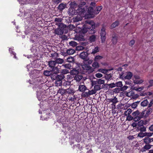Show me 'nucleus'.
Returning <instances> with one entry per match:
<instances>
[{"instance_id":"obj_5","label":"nucleus","mask_w":153,"mask_h":153,"mask_svg":"<svg viewBox=\"0 0 153 153\" xmlns=\"http://www.w3.org/2000/svg\"><path fill=\"white\" fill-rule=\"evenodd\" d=\"M82 68L84 70L88 71L90 73L92 72L94 70L92 67L86 64L81 65Z\"/></svg>"},{"instance_id":"obj_52","label":"nucleus","mask_w":153,"mask_h":153,"mask_svg":"<svg viewBox=\"0 0 153 153\" xmlns=\"http://www.w3.org/2000/svg\"><path fill=\"white\" fill-rule=\"evenodd\" d=\"M153 134V133L151 132H146V136H147V137H151Z\"/></svg>"},{"instance_id":"obj_33","label":"nucleus","mask_w":153,"mask_h":153,"mask_svg":"<svg viewBox=\"0 0 153 153\" xmlns=\"http://www.w3.org/2000/svg\"><path fill=\"white\" fill-rule=\"evenodd\" d=\"M44 75L47 76H49L51 75L52 74V72L51 71H45L43 73Z\"/></svg>"},{"instance_id":"obj_55","label":"nucleus","mask_w":153,"mask_h":153,"mask_svg":"<svg viewBox=\"0 0 153 153\" xmlns=\"http://www.w3.org/2000/svg\"><path fill=\"white\" fill-rule=\"evenodd\" d=\"M96 92L97 91H95V90L94 89L91 90V91H89V94H90V95L94 94H95L96 93Z\"/></svg>"},{"instance_id":"obj_39","label":"nucleus","mask_w":153,"mask_h":153,"mask_svg":"<svg viewBox=\"0 0 153 153\" xmlns=\"http://www.w3.org/2000/svg\"><path fill=\"white\" fill-rule=\"evenodd\" d=\"M66 7V5L63 4H59L58 8L59 9L61 10L64 9Z\"/></svg>"},{"instance_id":"obj_4","label":"nucleus","mask_w":153,"mask_h":153,"mask_svg":"<svg viewBox=\"0 0 153 153\" xmlns=\"http://www.w3.org/2000/svg\"><path fill=\"white\" fill-rule=\"evenodd\" d=\"M87 8V7L86 6L85 7H79L76 10V12L78 14L80 15H82V16H84L85 15V14L84 15V14Z\"/></svg>"},{"instance_id":"obj_44","label":"nucleus","mask_w":153,"mask_h":153,"mask_svg":"<svg viewBox=\"0 0 153 153\" xmlns=\"http://www.w3.org/2000/svg\"><path fill=\"white\" fill-rule=\"evenodd\" d=\"M56 25H58L59 28H61L62 29V28H64L65 27V25L64 24L61 23H56Z\"/></svg>"},{"instance_id":"obj_59","label":"nucleus","mask_w":153,"mask_h":153,"mask_svg":"<svg viewBox=\"0 0 153 153\" xmlns=\"http://www.w3.org/2000/svg\"><path fill=\"white\" fill-rule=\"evenodd\" d=\"M55 22H57V23H61L62 21V19L61 18H56L55 20Z\"/></svg>"},{"instance_id":"obj_9","label":"nucleus","mask_w":153,"mask_h":153,"mask_svg":"<svg viewBox=\"0 0 153 153\" xmlns=\"http://www.w3.org/2000/svg\"><path fill=\"white\" fill-rule=\"evenodd\" d=\"M76 10L74 7H72V6L68 9V13L69 16H72L75 13Z\"/></svg>"},{"instance_id":"obj_46","label":"nucleus","mask_w":153,"mask_h":153,"mask_svg":"<svg viewBox=\"0 0 153 153\" xmlns=\"http://www.w3.org/2000/svg\"><path fill=\"white\" fill-rule=\"evenodd\" d=\"M146 132L143 133L142 132H140L138 134V136L140 137H143L146 136Z\"/></svg>"},{"instance_id":"obj_15","label":"nucleus","mask_w":153,"mask_h":153,"mask_svg":"<svg viewBox=\"0 0 153 153\" xmlns=\"http://www.w3.org/2000/svg\"><path fill=\"white\" fill-rule=\"evenodd\" d=\"M56 65L55 61H51L48 62V65L49 67L51 69L56 66Z\"/></svg>"},{"instance_id":"obj_51","label":"nucleus","mask_w":153,"mask_h":153,"mask_svg":"<svg viewBox=\"0 0 153 153\" xmlns=\"http://www.w3.org/2000/svg\"><path fill=\"white\" fill-rule=\"evenodd\" d=\"M12 49H12L11 48H10L9 49V51L10 52L11 54H12L14 56V58L16 59H17V57L16 56V53L15 52H14L13 51H12Z\"/></svg>"},{"instance_id":"obj_29","label":"nucleus","mask_w":153,"mask_h":153,"mask_svg":"<svg viewBox=\"0 0 153 153\" xmlns=\"http://www.w3.org/2000/svg\"><path fill=\"white\" fill-rule=\"evenodd\" d=\"M149 102L147 100H145L142 102L141 103V105L142 106L145 107L147 106Z\"/></svg>"},{"instance_id":"obj_60","label":"nucleus","mask_w":153,"mask_h":153,"mask_svg":"<svg viewBox=\"0 0 153 153\" xmlns=\"http://www.w3.org/2000/svg\"><path fill=\"white\" fill-rule=\"evenodd\" d=\"M82 95L84 97H88L89 95H90L89 94V92H85L83 93Z\"/></svg>"},{"instance_id":"obj_16","label":"nucleus","mask_w":153,"mask_h":153,"mask_svg":"<svg viewBox=\"0 0 153 153\" xmlns=\"http://www.w3.org/2000/svg\"><path fill=\"white\" fill-rule=\"evenodd\" d=\"M86 87L84 85H80L79 86L78 90L80 91H84L86 90Z\"/></svg>"},{"instance_id":"obj_49","label":"nucleus","mask_w":153,"mask_h":153,"mask_svg":"<svg viewBox=\"0 0 153 153\" xmlns=\"http://www.w3.org/2000/svg\"><path fill=\"white\" fill-rule=\"evenodd\" d=\"M116 86L121 87L122 86L123 84L122 82L119 81L115 83Z\"/></svg>"},{"instance_id":"obj_28","label":"nucleus","mask_w":153,"mask_h":153,"mask_svg":"<svg viewBox=\"0 0 153 153\" xmlns=\"http://www.w3.org/2000/svg\"><path fill=\"white\" fill-rule=\"evenodd\" d=\"M117 38L116 36L115 35L113 36L112 42L113 44L114 45L116 44L117 42Z\"/></svg>"},{"instance_id":"obj_19","label":"nucleus","mask_w":153,"mask_h":153,"mask_svg":"<svg viewBox=\"0 0 153 153\" xmlns=\"http://www.w3.org/2000/svg\"><path fill=\"white\" fill-rule=\"evenodd\" d=\"M75 92V90L71 88H69L66 90V93L68 94H74Z\"/></svg>"},{"instance_id":"obj_43","label":"nucleus","mask_w":153,"mask_h":153,"mask_svg":"<svg viewBox=\"0 0 153 153\" xmlns=\"http://www.w3.org/2000/svg\"><path fill=\"white\" fill-rule=\"evenodd\" d=\"M131 112V110L130 109H128L127 111H125L124 113L127 116L129 115Z\"/></svg>"},{"instance_id":"obj_40","label":"nucleus","mask_w":153,"mask_h":153,"mask_svg":"<svg viewBox=\"0 0 153 153\" xmlns=\"http://www.w3.org/2000/svg\"><path fill=\"white\" fill-rule=\"evenodd\" d=\"M69 45L75 47L77 45V43L75 41H71L69 42Z\"/></svg>"},{"instance_id":"obj_64","label":"nucleus","mask_w":153,"mask_h":153,"mask_svg":"<svg viewBox=\"0 0 153 153\" xmlns=\"http://www.w3.org/2000/svg\"><path fill=\"white\" fill-rule=\"evenodd\" d=\"M121 91L120 88H115L114 89V92L117 93Z\"/></svg>"},{"instance_id":"obj_21","label":"nucleus","mask_w":153,"mask_h":153,"mask_svg":"<svg viewBox=\"0 0 153 153\" xmlns=\"http://www.w3.org/2000/svg\"><path fill=\"white\" fill-rule=\"evenodd\" d=\"M97 36L95 35H92L89 37V40L91 42H95Z\"/></svg>"},{"instance_id":"obj_27","label":"nucleus","mask_w":153,"mask_h":153,"mask_svg":"<svg viewBox=\"0 0 153 153\" xmlns=\"http://www.w3.org/2000/svg\"><path fill=\"white\" fill-rule=\"evenodd\" d=\"M92 66L94 69L97 68L99 67V65L98 63L95 61L93 63Z\"/></svg>"},{"instance_id":"obj_11","label":"nucleus","mask_w":153,"mask_h":153,"mask_svg":"<svg viewBox=\"0 0 153 153\" xmlns=\"http://www.w3.org/2000/svg\"><path fill=\"white\" fill-rule=\"evenodd\" d=\"M60 66L58 65L57 66H55L53 68L51 69V71L52 72H53L54 73L56 74L59 73L60 71L59 70Z\"/></svg>"},{"instance_id":"obj_35","label":"nucleus","mask_w":153,"mask_h":153,"mask_svg":"<svg viewBox=\"0 0 153 153\" xmlns=\"http://www.w3.org/2000/svg\"><path fill=\"white\" fill-rule=\"evenodd\" d=\"M58 93L63 95L66 93V90L62 88L59 89L58 91Z\"/></svg>"},{"instance_id":"obj_2","label":"nucleus","mask_w":153,"mask_h":153,"mask_svg":"<svg viewBox=\"0 0 153 153\" xmlns=\"http://www.w3.org/2000/svg\"><path fill=\"white\" fill-rule=\"evenodd\" d=\"M105 30V27L103 26L101 30L100 33V39H101V42L102 43H104L106 40V33Z\"/></svg>"},{"instance_id":"obj_8","label":"nucleus","mask_w":153,"mask_h":153,"mask_svg":"<svg viewBox=\"0 0 153 153\" xmlns=\"http://www.w3.org/2000/svg\"><path fill=\"white\" fill-rule=\"evenodd\" d=\"M94 11L92 7H89L88 8V16L89 18H93L94 17L93 13H94Z\"/></svg>"},{"instance_id":"obj_41","label":"nucleus","mask_w":153,"mask_h":153,"mask_svg":"<svg viewBox=\"0 0 153 153\" xmlns=\"http://www.w3.org/2000/svg\"><path fill=\"white\" fill-rule=\"evenodd\" d=\"M102 58V57L100 55L96 56L94 58V61H97Z\"/></svg>"},{"instance_id":"obj_25","label":"nucleus","mask_w":153,"mask_h":153,"mask_svg":"<svg viewBox=\"0 0 153 153\" xmlns=\"http://www.w3.org/2000/svg\"><path fill=\"white\" fill-rule=\"evenodd\" d=\"M75 52V51L73 49H68L66 53L69 55L73 54Z\"/></svg>"},{"instance_id":"obj_48","label":"nucleus","mask_w":153,"mask_h":153,"mask_svg":"<svg viewBox=\"0 0 153 153\" xmlns=\"http://www.w3.org/2000/svg\"><path fill=\"white\" fill-rule=\"evenodd\" d=\"M139 102H134L132 104L131 107L134 108H136L137 107V104L139 103Z\"/></svg>"},{"instance_id":"obj_36","label":"nucleus","mask_w":153,"mask_h":153,"mask_svg":"<svg viewBox=\"0 0 153 153\" xmlns=\"http://www.w3.org/2000/svg\"><path fill=\"white\" fill-rule=\"evenodd\" d=\"M62 66L67 68L71 69H72V67L70 64H65L62 65Z\"/></svg>"},{"instance_id":"obj_53","label":"nucleus","mask_w":153,"mask_h":153,"mask_svg":"<svg viewBox=\"0 0 153 153\" xmlns=\"http://www.w3.org/2000/svg\"><path fill=\"white\" fill-rule=\"evenodd\" d=\"M152 112V109L151 108H149L146 111V114L145 115L146 117V116L149 115Z\"/></svg>"},{"instance_id":"obj_63","label":"nucleus","mask_w":153,"mask_h":153,"mask_svg":"<svg viewBox=\"0 0 153 153\" xmlns=\"http://www.w3.org/2000/svg\"><path fill=\"white\" fill-rule=\"evenodd\" d=\"M109 86L111 88L115 87L116 86V85H115V83H112L109 85Z\"/></svg>"},{"instance_id":"obj_32","label":"nucleus","mask_w":153,"mask_h":153,"mask_svg":"<svg viewBox=\"0 0 153 153\" xmlns=\"http://www.w3.org/2000/svg\"><path fill=\"white\" fill-rule=\"evenodd\" d=\"M119 24V22L118 21H116L114 22L111 26V28H113L117 26Z\"/></svg>"},{"instance_id":"obj_18","label":"nucleus","mask_w":153,"mask_h":153,"mask_svg":"<svg viewBox=\"0 0 153 153\" xmlns=\"http://www.w3.org/2000/svg\"><path fill=\"white\" fill-rule=\"evenodd\" d=\"M64 77V75L62 74H60L56 75L55 76V79L59 80L62 81Z\"/></svg>"},{"instance_id":"obj_6","label":"nucleus","mask_w":153,"mask_h":153,"mask_svg":"<svg viewBox=\"0 0 153 153\" xmlns=\"http://www.w3.org/2000/svg\"><path fill=\"white\" fill-rule=\"evenodd\" d=\"M145 111H144L141 112H139L138 117L134 118V121L135 122H137L140 120L141 118H143L144 116Z\"/></svg>"},{"instance_id":"obj_3","label":"nucleus","mask_w":153,"mask_h":153,"mask_svg":"<svg viewBox=\"0 0 153 153\" xmlns=\"http://www.w3.org/2000/svg\"><path fill=\"white\" fill-rule=\"evenodd\" d=\"M132 75V74L130 72L122 73L120 74V78L123 79H129L131 78Z\"/></svg>"},{"instance_id":"obj_17","label":"nucleus","mask_w":153,"mask_h":153,"mask_svg":"<svg viewBox=\"0 0 153 153\" xmlns=\"http://www.w3.org/2000/svg\"><path fill=\"white\" fill-rule=\"evenodd\" d=\"M143 140L146 144H149L151 142V138L149 137H145L143 139Z\"/></svg>"},{"instance_id":"obj_12","label":"nucleus","mask_w":153,"mask_h":153,"mask_svg":"<svg viewBox=\"0 0 153 153\" xmlns=\"http://www.w3.org/2000/svg\"><path fill=\"white\" fill-rule=\"evenodd\" d=\"M88 56V53L87 52H82L79 55L80 58L85 59H86Z\"/></svg>"},{"instance_id":"obj_14","label":"nucleus","mask_w":153,"mask_h":153,"mask_svg":"<svg viewBox=\"0 0 153 153\" xmlns=\"http://www.w3.org/2000/svg\"><path fill=\"white\" fill-rule=\"evenodd\" d=\"M64 31L62 29L57 28L55 30V33L58 35H61L63 33Z\"/></svg>"},{"instance_id":"obj_26","label":"nucleus","mask_w":153,"mask_h":153,"mask_svg":"<svg viewBox=\"0 0 153 153\" xmlns=\"http://www.w3.org/2000/svg\"><path fill=\"white\" fill-rule=\"evenodd\" d=\"M109 102H112L113 103H116L118 102L117 99L115 97L114 98H111L108 99Z\"/></svg>"},{"instance_id":"obj_34","label":"nucleus","mask_w":153,"mask_h":153,"mask_svg":"<svg viewBox=\"0 0 153 153\" xmlns=\"http://www.w3.org/2000/svg\"><path fill=\"white\" fill-rule=\"evenodd\" d=\"M70 73L72 74L76 75L79 73V71L78 70L74 69L72 70L71 71Z\"/></svg>"},{"instance_id":"obj_23","label":"nucleus","mask_w":153,"mask_h":153,"mask_svg":"<svg viewBox=\"0 0 153 153\" xmlns=\"http://www.w3.org/2000/svg\"><path fill=\"white\" fill-rule=\"evenodd\" d=\"M143 82V80L140 78L137 79H134V83L136 84H140L142 83Z\"/></svg>"},{"instance_id":"obj_31","label":"nucleus","mask_w":153,"mask_h":153,"mask_svg":"<svg viewBox=\"0 0 153 153\" xmlns=\"http://www.w3.org/2000/svg\"><path fill=\"white\" fill-rule=\"evenodd\" d=\"M55 61L56 64V63L61 64L63 62L64 60L62 59L59 58L56 59Z\"/></svg>"},{"instance_id":"obj_50","label":"nucleus","mask_w":153,"mask_h":153,"mask_svg":"<svg viewBox=\"0 0 153 153\" xmlns=\"http://www.w3.org/2000/svg\"><path fill=\"white\" fill-rule=\"evenodd\" d=\"M139 111L138 110L133 112L132 113V115L134 117H137L139 114Z\"/></svg>"},{"instance_id":"obj_62","label":"nucleus","mask_w":153,"mask_h":153,"mask_svg":"<svg viewBox=\"0 0 153 153\" xmlns=\"http://www.w3.org/2000/svg\"><path fill=\"white\" fill-rule=\"evenodd\" d=\"M128 88L126 86H124L122 88H120L121 91H124L126 90Z\"/></svg>"},{"instance_id":"obj_56","label":"nucleus","mask_w":153,"mask_h":153,"mask_svg":"<svg viewBox=\"0 0 153 153\" xmlns=\"http://www.w3.org/2000/svg\"><path fill=\"white\" fill-rule=\"evenodd\" d=\"M140 128V130L141 132L145 131L146 130V128L144 126H142Z\"/></svg>"},{"instance_id":"obj_47","label":"nucleus","mask_w":153,"mask_h":153,"mask_svg":"<svg viewBox=\"0 0 153 153\" xmlns=\"http://www.w3.org/2000/svg\"><path fill=\"white\" fill-rule=\"evenodd\" d=\"M74 59L72 57H69L67 58V61L68 62H72L74 61Z\"/></svg>"},{"instance_id":"obj_57","label":"nucleus","mask_w":153,"mask_h":153,"mask_svg":"<svg viewBox=\"0 0 153 153\" xmlns=\"http://www.w3.org/2000/svg\"><path fill=\"white\" fill-rule=\"evenodd\" d=\"M60 72L64 74H67L69 72L68 70L67 69L62 70L61 71H60Z\"/></svg>"},{"instance_id":"obj_30","label":"nucleus","mask_w":153,"mask_h":153,"mask_svg":"<svg viewBox=\"0 0 153 153\" xmlns=\"http://www.w3.org/2000/svg\"><path fill=\"white\" fill-rule=\"evenodd\" d=\"M99 48L97 46L94 49H93L91 53L94 54L99 52Z\"/></svg>"},{"instance_id":"obj_61","label":"nucleus","mask_w":153,"mask_h":153,"mask_svg":"<svg viewBox=\"0 0 153 153\" xmlns=\"http://www.w3.org/2000/svg\"><path fill=\"white\" fill-rule=\"evenodd\" d=\"M135 43V41L134 40H131L130 42L129 45L131 46H133Z\"/></svg>"},{"instance_id":"obj_1","label":"nucleus","mask_w":153,"mask_h":153,"mask_svg":"<svg viewBox=\"0 0 153 153\" xmlns=\"http://www.w3.org/2000/svg\"><path fill=\"white\" fill-rule=\"evenodd\" d=\"M85 24L84 25L83 30L84 33H86L89 30H90L89 33H94L95 32L94 29L95 27V24L94 22L92 21H86Z\"/></svg>"},{"instance_id":"obj_10","label":"nucleus","mask_w":153,"mask_h":153,"mask_svg":"<svg viewBox=\"0 0 153 153\" xmlns=\"http://www.w3.org/2000/svg\"><path fill=\"white\" fill-rule=\"evenodd\" d=\"M82 15H80L77 14L76 16L74 17L73 18V21L74 22H76L79 21H81L82 19Z\"/></svg>"},{"instance_id":"obj_37","label":"nucleus","mask_w":153,"mask_h":153,"mask_svg":"<svg viewBox=\"0 0 153 153\" xmlns=\"http://www.w3.org/2000/svg\"><path fill=\"white\" fill-rule=\"evenodd\" d=\"M98 71L102 73L105 74L107 73L108 70L100 68L98 70Z\"/></svg>"},{"instance_id":"obj_42","label":"nucleus","mask_w":153,"mask_h":153,"mask_svg":"<svg viewBox=\"0 0 153 153\" xmlns=\"http://www.w3.org/2000/svg\"><path fill=\"white\" fill-rule=\"evenodd\" d=\"M144 120H141L138 122L137 125L139 126H143V125H144Z\"/></svg>"},{"instance_id":"obj_45","label":"nucleus","mask_w":153,"mask_h":153,"mask_svg":"<svg viewBox=\"0 0 153 153\" xmlns=\"http://www.w3.org/2000/svg\"><path fill=\"white\" fill-rule=\"evenodd\" d=\"M112 76L111 74H107L105 76V79L108 80H109L111 79Z\"/></svg>"},{"instance_id":"obj_13","label":"nucleus","mask_w":153,"mask_h":153,"mask_svg":"<svg viewBox=\"0 0 153 153\" xmlns=\"http://www.w3.org/2000/svg\"><path fill=\"white\" fill-rule=\"evenodd\" d=\"M152 146V145L149 144H146V145L142 149V152H145L146 150L150 149Z\"/></svg>"},{"instance_id":"obj_58","label":"nucleus","mask_w":153,"mask_h":153,"mask_svg":"<svg viewBox=\"0 0 153 153\" xmlns=\"http://www.w3.org/2000/svg\"><path fill=\"white\" fill-rule=\"evenodd\" d=\"M95 76L96 77L98 78H100L102 76V75L100 73H97L95 74Z\"/></svg>"},{"instance_id":"obj_7","label":"nucleus","mask_w":153,"mask_h":153,"mask_svg":"<svg viewBox=\"0 0 153 153\" xmlns=\"http://www.w3.org/2000/svg\"><path fill=\"white\" fill-rule=\"evenodd\" d=\"M105 83V81L101 79H98L97 81H91V85L92 86H94L95 84H98L99 85L103 84Z\"/></svg>"},{"instance_id":"obj_38","label":"nucleus","mask_w":153,"mask_h":153,"mask_svg":"<svg viewBox=\"0 0 153 153\" xmlns=\"http://www.w3.org/2000/svg\"><path fill=\"white\" fill-rule=\"evenodd\" d=\"M56 85L57 86H60L62 85V81L56 79Z\"/></svg>"},{"instance_id":"obj_20","label":"nucleus","mask_w":153,"mask_h":153,"mask_svg":"<svg viewBox=\"0 0 153 153\" xmlns=\"http://www.w3.org/2000/svg\"><path fill=\"white\" fill-rule=\"evenodd\" d=\"M102 9V6H98L97 7L95 10L94 11V13L98 14Z\"/></svg>"},{"instance_id":"obj_24","label":"nucleus","mask_w":153,"mask_h":153,"mask_svg":"<svg viewBox=\"0 0 153 153\" xmlns=\"http://www.w3.org/2000/svg\"><path fill=\"white\" fill-rule=\"evenodd\" d=\"M94 86V89L95 91H96L100 90L101 88V85L98 84H95Z\"/></svg>"},{"instance_id":"obj_54","label":"nucleus","mask_w":153,"mask_h":153,"mask_svg":"<svg viewBox=\"0 0 153 153\" xmlns=\"http://www.w3.org/2000/svg\"><path fill=\"white\" fill-rule=\"evenodd\" d=\"M84 25H82V27H80L79 26V25H78L76 26V27L77 28H78L80 29V30L82 31V32L84 33V30H83V29L84 27Z\"/></svg>"},{"instance_id":"obj_22","label":"nucleus","mask_w":153,"mask_h":153,"mask_svg":"<svg viewBox=\"0 0 153 153\" xmlns=\"http://www.w3.org/2000/svg\"><path fill=\"white\" fill-rule=\"evenodd\" d=\"M74 78L76 81L79 82L82 79V76L81 75H77L75 76Z\"/></svg>"}]
</instances>
